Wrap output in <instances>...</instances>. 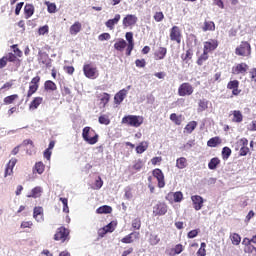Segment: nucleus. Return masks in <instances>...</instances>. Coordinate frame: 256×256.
<instances>
[{"instance_id": "nucleus-1", "label": "nucleus", "mask_w": 256, "mask_h": 256, "mask_svg": "<svg viewBox=\"0 0 256 256\" xmlns=\"http://www.w3.org/2000/svg\"><path fill=\"white\" fill-rule=\"evenodd\" d=\"M82 138L88 145H95L99 141V134L95 133L91 127H85L82 131Z\"/></svg>"}, {"instance_id": "nucleus-2", "label": "nucleus", "mask_w": 256, "mask_h": 256, "mask_svg": "<svg viewBox=\"0 0 256 256\" xmlns=\"http://www.w3.org/2000/svg\"><path fill=\"white\" fill-rule=\"evenodd\" d=\"M122 123L124 125H129L130 127H141V125H143V117L128 115L122 118Z\"/></svg>"}, {"instance_id": "nucleus-3", "label": "nucleus", "mask_w": 256, "mask_h": 256, "mask_svg": "<svg viewBox=\"0 0 256 256\" xmlns=\"http://www.w3.org/2000/svg\"><path fill=\"white\" fill-rule=\"evenodd\" d=\"M83 72L87 79H97L99 77V70L93 64H84Z\"/></svg>"}, {"instance_id": "nucleus-4", "label": "nucleus", "mask_w": 256, "mask_h": 256, "mask_svg": "<svg viewBox=\"0 0 256 256\" xmlns=\"http://www.w3.org/2000/svg\"><path fill=\"white\" fill-rule=\"evenodd\" d=\"M236 55H240L242 57H248V55H251V45L249 42H242L240 46L236 48Z\"/></svg>"}, {"instance_id": "nucleus-5", "label": "nucleus", "mask_w": 256, "mask_h": 256, "mask_svg": "<svg viewBox=\"0 0 256 256\" xmlns=\"http://www.w3.org/2000/svg\"><path fill=\"white\" fill-rule=\"evenodd\" d=\"M178 95L180 97H187L193 95V86L189 83H183L178 88Z\"/></svg>"}, {"instance_id": "nucleus-6", "label": "nucleus", "mask_w": 256, "mask_h": 256, "mask_svg": "<svg viewBox=\"0 0 256 256\" xmlns=\"http://www.w3.org/2000/svg\"><path fill=\"white\" fill-rule=\"evenodd\" d=\"M167 213V204L163 202H158L156 205L153 206V215L161 216Z\"/></svg>"}, {"instance_id": "nucleus-7", "label": "nucleus", "mask_w": 256, "mask_h": 256, "mask_svg": "<svg viewBox=\"0 0 256 256\" xmlns=\"http://www.w3.org/2000/svg\"><path fill=\"white\" fill-rule=\"evenodd\" d=\"M152 174L158 181V187L163 189V187H165V175L163 174V171L157 168L153 170Z\"/></svg>"}, {"instance_id": "nucleus-8", "label": "nucleus", "mask_w": 256, "mask_h": 256, "mask_svg": "<svg viewBox=\"0 0 256 256\" xmlns=\"http://www.w3.org/2000/svg\"><path fill=\"white\" fill-rule=\"evenodd\" d=\"M138 20L135 15L128 14L123 18L122 25L123 27H134V25H137Z\"/></svg>"}, {"instance_id": "nucleus-9", "label": "nucleus", "mask_w": 256, "mask_h": 256, "mask_svg": "<svg viewBox=\"0 0 256 256\" xmlns=\"http://www.w3.org/2000/svg\"><path fill=\"white\" fill-rule=\"evenodd\" d=\"M191 201L193 203L195 211H201V209H203V203H205L203 197L199 195H193L191 196Z\"/></svg>"}, {"instance_id": "nucleus-10", "label": "nucleus", "mask_w": 256, "mask_h": 256, "mask_svg": "<svg viewBox=\"0 0 256 256\" xmlns=\"http://www.w3.org/2000/svg\"><path fill=\"white\" fill-rule=\"evenodd\" d=\"M69 236V230L67 228H59L56 234L54 235L55 241H64L67 239Z\"/></svg>"}, {"instance_id": "nucleus-11", "label": "nucleus", "mask_w": 256, "mask_h": 256, "mask_svg": "<svg viewBox=\"0 0 256 256\" xmlns=\"http://www.w3.org/2000/svg\"><path fill=\"white\" fill-rule=\"evenodd\" d=\"M171 41H176V43H181V30L177 26H173L170 31Z\"/></svg>"}, {"instance_id": "nucleus-12", "label": "nucleus", "mask_w": 256, "mask_h": 256, "mask_svg": "<svg viewBox=\"0 0 256 256\" xmlns=\"http://www.w3.org/2000/svg\"><path fill=\"white\" fill-rule=\"evenodd\" d=\"M33 218L37 223H43L45 221V218L43 216V207H35L33 211Z\"/></svg>"}, {"instance_id": "nucleus-13", "label": "nucleus", "mask_w": 256, "mask_h": 256, "mask_svg": "<svg viewBox=\"0 0 256 256\" xmlns=\"http://www.w3.org/2000/svg\"><path fill=\"white\" fill-rule=\"evenodd\" d=\"M219 46L217 40H209L204 42V51L206 53H211V51H215V48Z\"/></svg>"}, {"instance_id": "nucleus-14", "label": "nucleus", "mask_w": 256, "mask_h": 256, "mask_svg": "<svg viewBox=\"0 0 256 256\" xmlns=\"http://www.w3.org/2000/svg\"><path fill=\"white\" fill-rule=\"evenodd\" d=\"M232 73L234 75H240V74L243 75L244 73H247V64L245 63L237 64L232 68Z\"/></svg>"}, {"instance_id": "nucleus-15", "label": "nucleus", "mask_w": 256, "mask_h": 256, "mask_svg": "<svg viewBox=\"0 0 256 256\" xmlns=\"http://www.w3.org/2000/svg\"><path fill=\"white\" fill-rule=\"evenodd\" d=\"M119 21H121V15L116 14L113 19H109L108 21H106L105 25L108 29H110V31H113V29H115V25H117Z\"/></svg>"}, {"instance_id": "nucleus-16", "label": "nucleus", "mask_w": 256, "mask_h": 256, "mask_svg": "<svg viewBox=\"0 0 256 256\" xmlns=\"http://www.w3.org/2000/svg\"><path fill=\"white\" fill-rule=\"evenodd\" d=\"M125 97H127V90H120L114 96V103H116V105H121L125 100Z\"/></svg>"}, {"instance_id": "nucleus-17", "label": "nucleus", "mask_w": 256, "mask_h": 256, "mask_svg": "<svg viewBox=\"0 0 256 256\" xmlns=\"http://www.w3.org/2000/svg\"><path fill=\"white\" fill-rule=\"evenodd\" d=\"M139 239V232H132L130 234H128L127 236H125L124 238L121 239L122 243H133V241Z\"/></svg>"}, {"instance_id": "nucleus-18", "label": "nucleus", "mask_w": 256, "mask_h": 256, "mask_svg": "<svg viewBox=\"0 0 256 256\" xmlns=\"http://www.w3.org/2000/svg\"><path fill=\"white\" fill-rule=\"evenodd\" d=\"M15 165H17V159L12 158L7 164V167L5 170V177H7L9 175H13V169H14Z\"/></svg>"}, {"instance_id": "nucleus-19", "label": "nucleus", "mask_w": 256, "mask_h": 256, "mask_svg": "<svg viewBox=\"0 0 256 256\" xmlns=\"http://www.w3.org/2000/svg\"><path fill=\"white\" fill-rule=\"evenodd\" d=\"M41 103H43V97H35L29 105V111H36Z\"/></svg>"}, {"instance_id": "nucleus-20", "label": "nucleus", "mask_w": 256, "mask_h": 256, "mask_svg": "<svg viewBox=\"0 0 256 256\" xmlns=\"http://www.w3.org/2000/svg\"><path fill=\"white\" fill-rule=\"evenodd\" d=\"M161 242V238L159 237L158 234L155 233H150L149 238H148V243L155 247V245H159Z\"/></svg>"}, {"instance_id": "nucleus-21", "label": "nucleus", "mask_w": 256, "mask_h": 256, "mask_svg": "<svg viewBox=\"0 0 256 256\" xmlns=\"http://www.w3.org/2000/svg\"><path fill=\"white\" fill-rule=\"evenodd\" d=\"M165 55H167V48L160 47L154 54L156 61H161V59H165Z\"/></svg>"}, {"instance_id": "nucleus-22", "label": "nucleus", "mask_w": 256, "mask_h": 256, "mask_svg": "<svg viewBox=\"0 0 256 256\" xmlns=\"http://www.w3.org/2000/svg\"><path fill=\"white\" fill-rule=\"evenodd\" d=\"M82 25L81 22L77 21L70 27V35H77L81 32Z\"/></svg>"}, {"instance_id": "nucleus-23", "label": "nucleus", "mask_w": 256, "mask_h": 256, "mask_svg": "<svg viewBox=\"0 0 256 256\" xmlns=\"http://www.w3.org/2000/svg\"><path fill=\"white\" fill-rule=\"evenodd\" d=\"M232 121L233 123H242L243 122V114L239 110L232 111Z\"/></svg>"}, {"instance_id": "nucleus-24", "label": "nucleus", "mask_w": 256, "mask_h": 256, "mask_svg": "<svg viewBox=\"0 0 256 256\" xmlns=\"http://www.w3.org/2000/svg\"><path fill=\"white\" fill-rule=\"evenodd\" d=\"M41 193H43V188L41 187H35L32 189L31 194H28L27 197L28 198H33V199H37V197H41Z\"/></svg>"}, {"instance_id": "nucleus-25", "label": "nucleus", "mask_w": 256, "mask_h": 256, "mask_svg": "<svg viewBox=\"0 0 256 256\" xmlns=\"http://www.w3.org/2000/svg\"><path fill=\"white\" fill-rule=\"evenodd\" d=\"M24 13L26 19H29V17H31L35 13V7H33L32 4H26L24 7Z\"/></svg>"}, {"instance_id": "nucleus-26", "label": "nucleus", "mask_w": 256, "mask_h": 256, "mask_svg": "<svg viewBox=\"0 0 256 256\" xmlns=\"http://www.w3.org/2000/svg\"><path fill=\"white\" fill-rule=\"evenodd\" d=\"M127 47V41L123 39H119L115 44H114V49L116 51H123Z\"/></svg>"}, {"instance_id": "nucleus-27", "label": "nucleus", "mask_w": 256, "mask_h": 256, "mask_svg": "<svg viewBox=\"0 0 256 256\" xmlns=\"http://www.w3.org/2000/svg\"><path fill=\"white\" fill-rule=\"evenodd\" d=\"M149 148V144L145 141L141 142L137 147H136V153L141 155L142 153H145L146 149Z\"/></svg>"}, {"instance_id": "nucleus-28", "label": "nucleus", "mask_w": 256, "mask_h": 256, "mask_svg": "<svg viewBox=\"0 0 256 256\" xmlns=\"http://www.w3.org/2000/svg\"><path fill=\"white\" fill-rule=\"evenodd\" d=\"M247 145H249V140H247V138H241L236 142L235 149L236 151H239V149L246 147Z\"/></svg>"}, {"instance_id": "nucleus-29", "label": "nucleus", "mask_w": 256, "mask_h": 256, "mask_svg": "<svg viewBox=\"0 0 256 256\" xmlns=\"http://www.w3.org/2000/svg\"><path fill=\"white\" fill-rule=\"evenodd\" d=\"M111 211H113V208H111V206L104 205V206L99 207L96 210V213H98L99 215H103V213L107 214V213H111Z\"/></svg>"}, {"instance_id": "nucleus-30", "label": "nucleus", "mask_w": 256, "mask_h": 256, "mask_svg": "<svg viewBox=\"0 0 256 256\" xmlns=\"http://www.w3.org/2000/svg\"><path fill=\"white\" fill-rule=\"evenodd\" d=\"M176 167L178 169H185L187 167V158L181 157L176 160Z\"/></svg>"}, {"instance_id": "nucleus-31", "label": "nucleus", "mask_w": 256, "mask_h": 256, "mask_svg": "<svg viewBox=\"0 0 256 256\" xmlns=\"http://www.w3.org/2000/svg\"><path fill=\"white\" fill-rule=\"evenodd\" d=\"M203 31H215V23L213 21H205L202 28Z\"/></svg>"}, {"instance_id": "nucleus-32", "label": "nucleus", "mask_w": 256, "mask_h": 256, "mask_svg": "<svg viewBox=\"0 0 256 256\" xmlns=\"http://www.w3.org/2000/svg\"><path fill=\"white\" fill-rule=\"evenodd\" d=\"M184 129L186 133L191 134L192 131H195V129H197V121L189 122Z\"/></svg>"}, {"instance_id": "nucleus-33", "label": "nucleus", "mask_w": 256, "mask_h": 256, "mask_svg": "<svg viewBox=\"0 0 256 256\" xmlns=\"http://www.w3.org/2000/svg\"><path fill=\"white\" fill-rule=\"evenodd\" d=\"M209 107V101L202 99L198 103V111L203 112L206 111V109Z\"/></svg>"}, {"instance_id": "nucleus-34", "label": "nucleus", "mask_w": 256, "mask_h": 256, "mask_svg": "<svg viewBox=\"0 0 256 256\" xmlns=\"http://www.w3.org/2000/svg\"><path fill=\"white\" fill-rule=\"evenodd\" d=\"M44 87H45L46 91H56L57 90V85L51 80H47L44 84Z\"/></svg>"}, {"instance_id": "nucleus-35", "label": "nucleus", "mask_w": 256, "mask_h": 256, "mask_svg": "<svg viewBox=\"0 0 256 256\" xmlns=\"http://www.w3.org/2000/svg\"><path fill=\"white\" fill-rule=\"evenodd\" d=\"M208 147H217V145H221V138L214 137L208 140L207 142Z\"/></svg>"}, {"instance_id": "nucleus-36", "label": "nucleus", "mask_w": 256, "mask_h": 256, "mask_svg": "<svg viewBox=\"0 0 256 256\" xmlns=\"http://www.w3.org/2000/svg\"><path fill=\"white\" fill-rule=\"evenodd\" d=\"M110 96L107 93H104L100 96V107H105L109 103Z\"/></svg>"}, {"instance_id": "nucleus-37", "label": "nucleus", "mask_w": 256, "mask_h": 256, "mask_svg": "<svg viewBox=\"0 0 256 256\" xmlns=\"http://www.w3.org/2000/svg\"><path fill=\"white\" fill-rule=\"evenodd\" d=\"M219 163H221L219 158H212L210 160V162L208 163V168L211 169V170L217 169V165H219Z\"/></svg>"}, {"instance_id": "nucleus-38", "label": "nucleus", "mask_w": 256, "mask_h": 256, "mask_svg": "<svg viewBox=\"0 0 256 256\" xmlns=\"http://www.w3.org/2000/svg\"><path fill=\"white\" fill-rule=\"evenodd\" d=\"M16 99H19V95L13 94V95L5 97L4 103H5V105H11V103H13V101H15Z\"/></svg>"}, {"instance_id": "nucleus-39", "label": "nucleus", "mask_w": 256, "mask_h": 256, "mask_svg": "<svg viewBox=\"0 0 256 256\" xmlns=\"http://www.w3.org/2000/svg\"><path fill=\"white\" fill-rule=\"evenodd\" d=\"M230 239L232 241V245H239V243H241V236L237 233L231 234Z\"/></svg>"}, {"instance_id": "nucleus-40", "label": "nucleus", "mask_w": 256, "mask_h": 256, "mask_svg": "<svg viewBox=\"0 0 256 256\" xmlns=\"http://www.w3.org/2000/svg\"><path fill=\"white\" fill-rule=\"evenodd\" d=\"M207 247V244L205 242H202L200 244V248L197 251V256H206L207 255V250L205 249Z\"/></svg>"}, {"instance_id": "nucleus-41", "label": "nucleus", "mask_w": 256, "mask_h": 256, "mask_svg": "<svg viewBox=\"0 0 256 256\" xmlns=\"http://www.w3.org/2000/svg\"><path fill=\"white\" fill-rule=\"evenodd\" d=\"M209 59V52H206L204 50L203 54L199 57L197 64L198 65H203V63H205V61H207Z\"/></svg>"}, {"instance_id": "nucleus-42", "label": "nucleus", "mask_w": 256, "mask_h": 256, "mask_svg": "<svg viewBox=\"0 0 256 256\" xmlns=\"http://www.w3.org/2000/svg\"><path fill=\"white\" fill-rule=\"evenodd\" d=\"M35 171L38 175H42L43 171H45V165L43 162H37L35 164Z\"/></svg>"}, {"instance_id": "nucleus-43", "label": "nucleus", "mask_w": 256, "mask_h": 256, "mask_svg": "<svg viewBox=\"0 0 256 256\" xmlns=\"http://www.w3.org/2000/svg\"><path fill=\"white\" fill-rule=\"evenodd\" d=\"M229 157H231V148L224 147L222 149V158L224 159V161H227V159H229Z\"/></svg>"}, {"instance_id": "nucleus-44", "label": "nucleus", "mask_w": 256, "mask_h": 256, "mask_svg": "<svg viewBox=\"0 0 256 256\" xmlns=\"http://www.w3.org/2000/svg\"><path fill=\"white\" fill-rule=\"evenodd\" d=\"M104 233H113L115 231V223L111 222L103 228Z\"/></svg>"}, {"instance_id": "nucleus-45", "label": "nucleus", "mask_w": 256, "mask_h": 256, "mask_svg": "<svg viewBox=\"0 0 256 256\" xmlns=\"http://www.w3.org/2000/svg\"><path fill=\"white\" fill-rule=\"evenodd\" d=\"M13 87V81L6 82L1 88L0 93H5V91H9Z\"/></svg>"}, {"instance_id": "nucleus-46", "label": "nucleus", "mask_w": 256, "mask_h": 256, "mask_svg": "<svg viewBox=\"0 0 256 256\" xmlns=\"http://www.w3.org/2000/svg\"><path fill=\"white\" fill-rule=\"evenodd\" d=\"M60 201L63 205V212L64 213H69V205H68V200L67 198H60Z\"/></svg>"}, {"instance_id": "nucleus-47", "label": "nucleus", "mask_w": 256, "mask_h": 256, "mask_svg": "<svg viewBox=\"0 0 256 256\" xmlns=\"http://www.w3.org/2000/svg\"><path fill=\"white\" fill-rule=\"evenodd\" d=\"M227 89H239V81L237 80H233V81H230L227 85Z\"/></svg>"}, {"instance_id": "nucleus-48", "label": "nucleus", "mask_w": 256, "mask_h": 256, "mask_svg": "<svg viewBox=\"0 0 256 256\" xmlns=\"http://www.w3.org/2000/svg\"><path fill=\"white\" fill-rule=\"evenodd\" d=\"M175 203H181L183 201V193L182 192H175L173 194Z\"/></svg>"}, {"instance_id": "nucleus-49", "label": "nucleus", "mask_w": 256, "mask_h": 256, "mask_svg": "<svg viewBox=\"0 0 256 256\" xmlns=\"http://www.w3.org/2000/svg\"><path fill=\"white\" fill-rule=\"evenodd\" d=\"M99 123L101 125H109V123H111V121L109 120V117L103 115V116H100L99 119H98Z\"/></svg>"}, {"instance_id": "nucleus-50", "label": "nucleus", "mask_w": 256, "mask_h": 256, "mask_svg": "<svg viewBox=\"0 0 256 256\" xmlns=\"http://www.w3.org/2000/svg\"><path fill=\"white\" fill-rule=\"evenodd\" d=\"M46 5L48 7V13H55L57 11V5L55 3L47 2Z\"/></svg>"}, {"instance_id": "nucleus-51", "label": "nucleus", "mask_w": 256, "mask_h": 256, "mask_svg": "<svg viewBox=\"0 0 256 256\" xmlns=\"http://www.w3.org/2000/svg\"><path fill=\"white\" fill-rule=\"evenodd\" d=\"M47 33H49V26L48 25H44V26H42L38 29V34L39 35H47Z\"/></svg>"}, {"instance_id": "nucleus-52", "label": "nucleus", "mask_w": 256, "mask_h": 256, "mask_svg": "<svg viewBox=\"0 0 256 256\" xmlns=\"http://www.w3.org/2000/svg\"><path fill=\"white\" fill-rule=\"evenodd\" d=\"M165 19V15H163V12H156L154 15V20L157 21V23H160V21H163Z\"/></svg>"}, {"instance_id": "nucleus-53", "label": "nucleus", "mask_w": 256, "mask_h": 256, "mask_svg": "<svg viewBox=\"0 0 256 256\" xmlns=\"http://www.w3.org/2000/svg\"><path fill=\"white\" fill-rule=\"evenodd\" d=\"M99 41H109L111 39L110 33H102L98 36Z\"/></svg>"}, {"instance_id": "nucleus-54", "label": "nucleus", "mask_w": 256, "mask_h": 256, "mask_svg": "<svg viewBox=\"0 0 256 256\" xmlns=\"http://www.w3.org/2000/svg\"><path fill=\"white\" fill-rule=\"evenodd\" d=\"M170 119L173 121V123H175L176 125H179L181 123V118L179 116H177V114L172 113L170 115Z\"/></svg>"}, {"instance_id": "nucleus-55", "label": "nucleus", "mask_w": 256, "mask_h": 256, "mask_svg": "<svg viewBox=\"0 0 256 256\" xmlns=\"http://www.w3.org/2000/svg\"><path fill=\"white\" fill-rule=\"evenodd\" d=\"M133 229H141V219L136 218L132 221Z\"/></svg>"}, {"instance_id": "nucleus-56", "label": "nucleus", "mask_w": 256, "mask_h": 256, "mask_svg": "<svg viewBox=\"0 0 256 256\" xmlns=\"http://www.w3.org/2000/svg\"><path fill=\"white\" fill-rule=\"evenodd\" d=\"M21 229H31V227H33V222L31 221H23L21 223Z\"/></svg>"}, {"instance_id": "nucleus-57", "label": "nucleus", "mask_w": 256, "mask_h": 256, "mask_svg": "<svg viewBox=\"0 0 256 256\" xmlns=\"http://www.w3.org/2000/svg\"><path fill=\"white\" fill-rule=\"evenodd\" d=\"M125 37H126V40L128 41V44L135 45V43L133 42V32H127Z\"/></svg>"}, {"instance_id": "nucleus-58", "label": "nucleus", "mask_w": 256, "mask_h": 256, "mask_svg": "<svg viewBox=\"0 0 256 256\" xmlns=\"http://www.w3.org/2000/svg\"><path fill=\"white\" fill-rule=\"evenodd\" d=\"M247 153H249V147L244 146V147L240 148V152H239L240 157H245V155H247Z\"/></svg>"}, {"instance_id": "nucleus-59", "label": "nucleus", "mask_w": 256, "mask_h": 256, "mask_svg": "<svg viewBox=\"0 0 256 256\" xmlns=\"http://www.w3.org/2000/svg\"><path fill=\"white\" fill-rule=\"evenodd\" d=\"M249 75H250L251 81H254V83H256V68H252L249 71Z\"/></svg>"}, {"instance_id": "nucleus-60", "label": "nucleus", "mask_w": 256, "mask_h": 256, "mask_svg": "<svg viewBox=\"0 0 256 256\" xmlns=\"http://www.w3.org/2000/svg\"><path fill=\"white\" fill-rule=\"evenodd\" d=\"M133 168L136 169V171H140L143 168V161H136Z\"/></svg>"}, {"instance_id": "nucleus-61", "label": "nucleus", "mask_w": 256, "mask_h": 256, "mask_svg": "<svg viewBox=\"0 0 256 256\" xmlns=\"http://www.w3.org/2000/svg\"><path fill=\"white\" fill-rule=\"evenodd\" d=\"M101 187H103V180L101 179V177H98V179L95 182V188L101 189Z\"/></svg>"}, {"instance_id": "nucleus-62", "label": "nucleus", "mask_w": 256, "mask_h": 256, "mask_svg": "<svg viewBox=\"0 0 256 256\" xmlns=\"http://www.w3.org/2000/svg\"><path fill=\"white\" fill-rule=\"evenodd\" d=\"M244 251H245V253H253V251H255V246H253L251 244L248 246H245Z\"/></svg>"}, {"instance_id": "nucleus-63", "label": "nucleus", "mask_w": 256, "mask_h": 256, "mask_svg": "<svg viewBox=\"0 0 256 256\" xmlns=\"http://www.w3.org/2000/svg\"><path fill=\"white\" fill-rule=\"evenodd\" d=\"M135 64H136V67H145V60L144 59H142V60H139V59H137L136 61H135Z\"/></svg>"}, {"instance_id": "nucleus-64", "label": "nucleus", "mask_w": 256, "mask_h": 256, "mask_svg": "<svg viewBox=\"0 0 256 256\" xmlns=\"http://www.w3.org/2000/svg\"><path fill=\"white\" fill-rule=\"evenodd\" d=\"M248 129H249V131H256V121H252V122L248 125Z\"/></svg>"}]
</instances>
